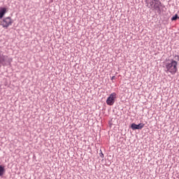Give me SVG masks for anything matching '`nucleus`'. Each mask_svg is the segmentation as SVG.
<instances>
[{"label": "nucleus", "instance_id": "6", "mask_svg": "<svg viewBox=\"0 0 179 179\" xmlns=\"http://www.w3.org/2000/svg\"><path fill=\"white\" fill-rule=\"evenodd\" d=\"M155 3H156L155 0H150V1H145V5L147 8H148L149 9H152V8L155 6Z\"/></svg>", "mask_w": 179, "mask_h": 179}, {"label": "nucleus", "instance_id": "9", "mask_svg": "<svg viewBox=\"0 0 179 179\" xmlns=\"http://www.w3.org/2000/svg\"><path fill=\"white\" fill-rule=\"evenodd\" d=\"M177 19H179L178 14H176L171 17L172 22L177 20Z\"/></svg>", "mask_w": 179, "mask_h": 179}, {"label": "nucleus", "instance_id": "5", "mask_svg": "<svg viewBox=\"0 0 179 179\" xmlns=\"http://www.w3.org/2000/svg\"><path fill=\"white\" fill-rule=\"evenodd\" d=\"M144 127H145V124L143 123H140L138 124L132 123L130 126V128H131L133 131H136V129H142Z\"/></svg>", "mask_w": 179, "mask_h": 179}, {"label": "nucleus", "instance_id": "8", "mask_svg": "<svg viewBox=\"0 0 179 179\" xmlns=\"http://www.w3.org/2000/svg\"><path fill=\"white\" fill-rule=\"evenodd\" d=\"M5 166L3 165H0V177H3V174H5Z\"/></svg>", "mask_w": 179, "mask_h": 179}, {"label": "nucleus", "instance_id": "13", "mask_svg": "<svg viewBox=\"0 0 179 179\" xmlns=\"http://www.w3.org/2000/svg\"><path fill=\"white\" fill-rule=\"evenodd\" d=\"M148 1H150V0H145V2H148ZM155 1H157V0H155Z\"/></svg>", "mask_w": 179, "mask_h": 179}, {"label": "nucleus", "instance_id": "10", "mask_svg": "<svg viewBox=\"0 0 179 179\" xmlns=\"http://www.w3.org/2000/svg\"><path fill=\"white\" fill-rule=\"evenodd\" d=\"M100 153H99V157H101V159H104V154H103V152L101 150H100Z\"/></svg>", "mask_w": 179, "mask_h": 179}, {"label": "nucleus", "instance_id": "2", "mask_svg": "<svg viewBox=\"0 0 179 179\" xmlns=\"http://www.w3.org/2000/svg\"><path fill=\"white\" fill-rule=\"evenodd\" d=\"M115 99H117V93L113 92L110 94L106 99V104L108 106H114V103H115Z\"/></svg>", "mask_w": 179, "mask_h": 179}, {"label": "nucleus", "instance_id": "3", "mask_svg": "<svg viewBox=\"0 0 179 179\" xmlns=\"http://www.w3.org/2000/svg\"><path fill=\"white\" fill-rule=\"evenodd\" d=\"M12 23H13L12 18H10V17H6L3 19L1 26L4 27V29H8L9 26H12Z\"/></svg>", "mask_w": 179, "mask_h": 179}, {"label": "nucleus", "instance_id": "7", "mask_svg": "<svg viewBox=\"0 0 179 179\" xmlns=\"http://www.w3.org/2000/svg\"><path fill=\"white\" fill-rule=\"evenodd\" d=\"M6 13V8L5 7H0V19H2L5 14Z\"/></svg>", "mask_w": 179, "mask_h": 179}, {"label": "nucleus", "instance_id": "11", "mask_svg": "<svg viewBox=\"0 0 179 179\" xmlns=\"http://www.w3.org/2000/svg\"><path fill=\"white\" fill-rule=\"evenodd\" d=\"M175 58H176V61H179V55H176Z\"/></svg>", "mask_w": 179, "mask_h": 179}, {"label": "nucleus", "instance_id": "12", "mask_svg": "<svg viewBox=\"0 0 179 179\" xmlns=\"http://www.w3.org/2000/svg\"><path fill=\"white\" fill-rule=\"evenodd\" d=\"M114 79H115V76H113L112 78H111V80H114Z\"/></svg>", "mask_w": 179, "mask_h": 179}, {"label": "nucleus", "instance_id": "1", "mask_svg": "<svg viewBox=\"0 0 179 179\" xmlns=\"http://www.w3.org/2000/svg\"><path fill=\"white\" fill-rule=\"evenodd\" d=\"M169 61V62L165 63V68L166 69L165 72H169L171 73V75H176L178 71V69L177 68L178 62L174 59H171Z\"/></svg>", "mask_w": 179, "mask_h": 179}, {"label": "nucleus", "instance_id": "4", "mask_svg": "<svg viewBox=\"0 0 179 179\" xmlns=\"http://www.w3.org/2000/svg\"><path fill=\"white\" fill-rule=\"evenodd\" d=\"M160 6H162V2H160V0H157L152 8L157 11V13L161 14L162 9H160Z\"/></svg>", "mask_w": 179, "mask_h": 179}]
</instances>
